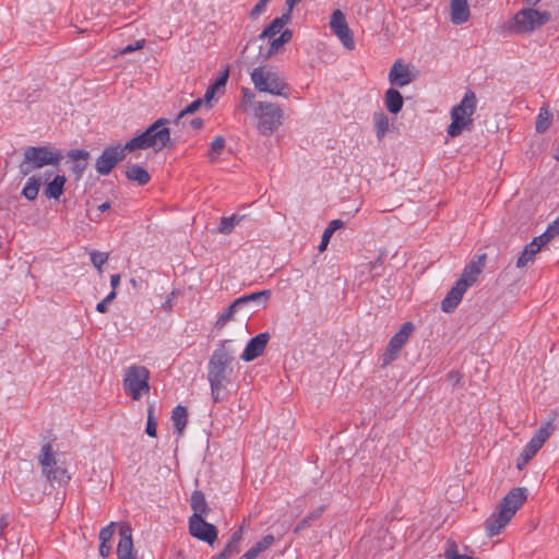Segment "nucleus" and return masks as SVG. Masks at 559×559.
<instances>
[{"instance_id": "1", "label": "nucleus", "mask_w": 559, "mask_h": 559, "mask_svg": "<svg viewBox=\"0 0 559 559\" xmlns=\"http://www.w3.org/2000/svg\"><path fill=\"white\" fill-rule=\"evenodd\" d=\"M229 344V340L221 341L209 359L207 381L214 403L223 400V390L231 383L234 349Z\"/></svg>"}, {"instance_id": "2", "label": "nucleus", "mask_w": 559, "mask_h": 559, "mask_svg": "<svg viewBox=\"0 0 559 559\" xmlns=\"http://www.w3.org/2000/svg\"><path fill=\"white\" fill-rule=\"evenodd\" d=\"M168 123L169 120L166 118L157 119L141 134L128 141L126 148H129V152L146 148H152L154 152L162 151L171 142L170 130L166 127Z\"/></svg>"}, {"instance_id": "3", "label": "nucleus", "mask_w": 559, "mask_h": 559, "mask_svg": "<svg viewBox=\"0 0 559 559\" xmlns=\"http://www.w3.org/2000/svg\"><path fill=\"white\" fill-rule=\"evenodd\" d=\"M477 108L476 94L473 91H467L461 102L453 106L450 111L451 123L448 127V134L451 138H456L464 130L469 131L473 128V115Z\"/></svg>"}, {"instance_id": "4", "label": "nucleus", "mask_w": 559, "mask_h": 559, "mask_svg": "<svg viewBox=\"0 0 559 559\" xmlns=\"http://www.w3.org/2000/svg\"><path fill=\"white\" fill-rule=\"evenodd\" d=\"M251 81L257 91L287 98L290 87L285 79L272 67L260 66L250 73Z\"/></svg>"}, {"instance_id": "5", "label": "nucleus", "mask_w": 559, "mask_h": 559, "mask_svg": "<svg viewBox=\"0 0 559 559\" xmlns=\"http://www.w3.org/2000/svg\"><path fill=\"white\" fill-rule=\"evenodd\" d=\"M62 158V153L50 145L27 146L24 150V158L20 165V171L26 176L33 170L44 166H58Z\"/></svg>"}, {"instance_id": "6", "label": "nucleus", "mask_w": 559, "mask_h": 559, "mask_svg": "<svg viewBox=\"0 0 559 559\" xmlns=\"http://www.w3.org/2000/svg\"><path fill=\"white\" fill-rule=\"evenodd\" d=\"M253 112L258 120V132L263 136H271L283 123L284 112L275 103L258 102Z\"/></svg>"}, {"instance_id": "7", "label": "nucleus", "mask_w": 559, "mask_h": 559, "mask_svg": "<svg viewBox=\"0 0 559 559\" xmlns=\"http://www.w3.org/2000/svg\"><path fill=\"white\" fill-rule=\"evenodd\" d=\"M150 370L140 365H131L124 371L123 390L132 400L139 401L150 391Z\"/></svg>"}, {"instance_id": "8", "label": "nucleus", "mask_w": 559, "mask_h": 559, "mask_svg": "<svg viewBox=\"0 0 559 559\" xmlns=\"http://www.w3.org/2000/svg\"><path fill=\"white\" fill-rule=\"evenodd\" d=\"M551 19L549 11H538L532 8L520 10L512 20L511 28L515 33H531L545 25Z\"/></svg>"}, {"instance_id": "9", "label": "nucleus", "mask_w": 559, "mask_h": 559, "mask_svg": "<svg viewBox=\"0 0 559 559\" xmlns=\"http://www.w3.org/2000/svg\"><path fill=\"white\" fill-rule=\"evenodd\" d=\"M39 463L43 468V474L51 485L55 483L58 485L69 483L70 475L66 468L57 466V461L52 453L51 444L47 443L41 447Z\"/></svg>"}, {"instance_id": "10", "label": "nucleus", "mask_w": 559, "mask_h": 559, "mask_svg": "<svg viewBox=\"0 0 559 559\" xmlns=\"http://www.w3.org/2000/svg\"><path fill=\"white\" fill-rule=\"evenodd\" d=\"M414 324L412 322H404L399 331L390 338L385 352L382 356L381 367L385 368L390 364H392L397 357L406 344L408 337L414 332Z\"/></svg>"}, {"instance_id": "11", "label": "nucleus", "mask_w": 559, "mask_h": 559, "mask_svg": "<svg viewBox=\"0 0 559 559\" xmlns=\"http://www.w3.org/2000/svg\"><path fill=\"white\" fill-rule=\"evenodd\" d=\"M129 148H126V144L107 146L103 153L98 156L95 163V169L98 175L107 176L111 170L126 158Z\"/></svg>"}, {"instance_id": "12", "label": "nucleus", "mask_w": 559, "mask_h": 559, "mask_svg": "<svg viewBox=\"0 0 559 559\" xmlns=\"http://www.w3.org/2000/svg\"><path fill=\"white\" fill-rule=\"evenodd\" d=\"M189 533L197 539L213 545L217 539L218 531L215 525L204 521V518L191 515L189 518Z\"/></svg>"}, {"instance_id": "13", "label": "nucleus", "mask_w": 559, "mask_h": 559, "mask_svg": "<svg viewBox=\"0 0 559 559\" xmlns=\"http://www.w3.org/2000/svg\"><path fill=\"white\" fill-rule=\"evenodd\" d=\"M330 27L346 49L353 50L355 48L353 33L348 27L345 14L341 10H335L332 13Z\"/></svg>"}, {"instance_id": "14", "label": "nucleus", "mask_w": 559, "mask_h": 559, "mask_svg": "<svg viewBox=\"0 0 559 559\" xmlns=\"http://www.w3.org/2000/svg\"><path fill=\"white\" fill-rule=\"evenodd\" d=\"M527 499V489L516 487L511 489L500 501L499 509L506 513L509 519L515 515L516 511L524 504Z\"/></svg>"}, {"instance_id": "15", "label": "nucleus", "mask_w": 559, "mask_h": 559, "mask_svg": "<svg viewBox=\"0 0 559 559\" xmlns=\"http://www.w3.org/2000/svg\"><path fill=\"white\" fill-rule=\"evenodd\" d=\"M269 341L270 334L267 332L259 333L248 342L240 358L247 362L257 359L264 353Z\"/></svg>"}, {"instance_id": "16", "label": "nucleus", "mask_w": 559, "mask_h": 559, "mask_svg": "<svg viewBox=\"0 0 559 559\" xmlns=\"http://www.w3.org/2000/svg\"><path fill=\"white\" fill-rule=\"evenodd\" d=\"M486 253L475 255L469 263L465 265L459 281L465 282L466 286L471 287L477 282L479 274L486 265Z\"/></svg>"}, {"instance_id": "17", "label": "nucleus", "mask_w": 559, "mask_h": 559, "mask_svg": "<svg viewBox=\"0 0 559 559\" xmlns=\"http://www.w3.org/2000/svg\"><path fill=\"white\" fill-rule=\"evenodd\" d=\"M469 287L466 286L465 282L456 281L454 286L445 295L441 301V310L445 313L453 312L463 299L464 294Z\"/></svg>"}, {"instance_id": "18", "label": "nucleus", "mask_w": 559, "mask_h": 559, "mask_svg": "<svg viewBox=\"0 0 559 559\" xmlns=\"http://www.w3.org/2000/svg\"><path fill=\"white\" fill-rule=\"evenodd\" d=\"M245 226L250 228L253 226V219L248 214L234 213L230 216H223L217 226V233L223 235H230L235 227Z\"/></svg>"}, {"instance_id": "19", "label": "nucleus", "mask_w": 559, "mask_h": 559, "mask_svg": "<svg viewBox=\"0 0 559 559\" xmlns=\"http://www.w3.org/2000/svg\"><path fill=\"white\" fill-rule=\"evenodd\" d=\"M414 76L411 73L409 67L401 60H396L390 69L389 82L392 86L404 87L412 83Z\"/></svg>"}, {"instance_id": "20", "label": "nucleus", "mask_w": 559, "mask_h": 559, "mask_svg": "<svg viewBox=\"0 0 559 559\" xmlns=\"http://www.w3.org/2000/svg\"><path fill=\"white\" fill-rule=\"evenodd\" d=\"M119 543L117 547L118 559H136L133 554V542L131 528L122 526L119 532Z\"/></svg>"}, {"instance_id": "21", "label": "nucleus", "mask_w": 559, "mask_h": 559, "mask_svg": "<svg viewBox=\"0 0 559 559\" xmlns=\"http://www.w3.org/2000/svg\"><path fill=\"white\" fill-rule=\"evenodd\" d=\"M51 171H46L44 175H33L31 176L23 189L21 194L28 201L36 200L40 186L46 182V180L51 176Z\"/></svg>"}, {"instance_id": "22", "label": "nucleus", "mask_w": 559, "mask_h": 559, "mask_svg": "<svg viewBox=\"0 0 559 559\" xmlns=\"http://www.w3.org/2000/svg\"><path fill=\"white\" fill-rule=\"evenodd\" d=\"M510 521L511 519L499 509L497 513H492L485 522L487 536L493 537L499 535Z\"/></svg>"}, {"instance_id": "23", "label": "nucleus", "mask_w": 559, "mask_h": 559, "mask_svg": "<svg viewBox=\"0 0 559 559\" xmlns=\"http://www.w3.org/2000/svg\"><path fill=\"white\" fill-rule=\"evenodd\" d=\"M469 8L467 0H451V22L460 25L468 21Z\"/></svg>"}, {"instance_id": "24", "label": "nucleus", "mask_w": 559, "mask_h": 559, "mask_svg": "<svg viewBox=\"0 0 559 559\" xmlns=\"http://www.w3.org/2000/svg\"><path fill=\"white\" fill-rule=\"evenodd\" d=\"M290 22L289 13H283L275 17L259 35L260 39L273 38L276 34L282 33L283 27Z\"/></svg>"}, {"instance_id": "25", "label": "nucleus", "mask_w": 559, "mask_h": 559, "mask_svg": "<svg viewBox=\"0 0 559 559\" xmlns=\"http://www.w3.org/2000/svg\"><path fill=\"white\" fill-rule=\"evenodd\" d=\"M68 156L74 162L72 166L73 174L80 178L87 167L90 153L85 150H71L68 152Z\"/></svg>"}, {"instance_id": "26", "label": "nucleus", "mask_w": 559, "mask_h": 559, "mask_svg": "<svg viewBox=\"0 0 559 559\" xmlns=\"http://www.w3.org/2000/svg\"><path fill=\"white\" fill-rule=\"evenodd\" d=\"M403 96L402 94L394 87L386 90L384 94V105L389 112L396 115L403 108Z\"/></svg>"}, {"instance_id": "27", "label": "nucleus", "mask_w": 559, "mask_h": 559, "mask_svg": "<svg viewBox=\"0 0 559 559\" xmlns=\"http://www.w3.org/2000/svg\"><path fill=\"white\" fill-rule=\"evenodd\" d=\"M126 177L128 180L134 181L140 186H145L151 180V175L148 171L138 164H131L127 166Z\"/></svg>"}, {"instance_id": "28", "label": "nucleus", "mask_w": 559, "mask_h": 559, "mask_svg": "<svg viewBox=\"0 0 559 559\" xmlns=\"http://www.w3.org/2000/svg\"><path fill=\"white\" fill-rule=\"evenodd\" d=\"M271 292L270 290H261L251 293L248 295H243L237 299H235L236 305L242 309L243 307L248 306L251 302H255L258 306L264 307L267 299L270 298Z\"/></svg>"}, {"instance_id": "29", "label": "nucleus", "mask_w": 559, "mask_h": 559, "mask_svg": "<svg viewBox=\"0 0 559 559\" xmlns=\"http://www.w3.org/2000/svg\"><path fill=\"white\" fill-rule=\"evenodd\" d=\"M66 177L61 175L55 176V178L48 182L44 189V194L47 199L58 200L64 191Z\"/></svg>"}, {"instance_id": "30", "label": "nucleus", "mask_w": 559, "mask_h": 559, "mask_svg": "<svg viewBox=\"0 0 559 559\" xmlns=\"http://www.w3.org/2000/svg\"><path fill=\"white\" fill-rule=\"evenodd\" d=\"M191 508L193 510L192 515H198L199 518H205L209 514L210 509L207 507L205 496L201 490H194L192 492Z\"/></svg>"}, {"instance_id": "31", "label": "nucleus", "mask_w": 559, "mask_h": 559, "mask_svg": "<svg viewBox=\"0 0 559 559\" xmlns=\"http://www.w3.org/2000/svg\"><path fill=\"white\" fill-rule=\"evenodd\" d=\"M171 421L178 435H182L188 423L187 408L182 405H177L171 412Z\"/></svg>"}, {"instance_id": "32", "label": "nucleus", "mask_w": 559, "mask_h": 559, "mask_svg": "<svg viewBox=\"0 0 559 559\" xmlns=\"http://www.w3.org/2000/svg\"><path fill=\"white\" fill-rule=\"evenodd\" d=\"M372 120L374 123L377 139L379 141H381L385 136L386 132L389 131V127H390L389 118L386 117V115L384 112L377 111L373 114Z\"/></svg>"}, {"instance_id": "33", "label": "nucleus", "mask_w": 559, "mask_h": 559, "mask_svg": "<svg viewBox=\"0 0 559 559\" xmlns=\"http://www.w3.org/2000/svg\"><path fill=\"white\" fill-rule=\"evenodd\" d=\"M540 250L533 240L527 243L516 260L518 267H524L534 260L535 254Z\"/></svg>"}, {"instance_id": "34", "label": "nucleus", "mask_w": 559, "mask_h": 559, "mask_svg": "<svg viewBox=\"0 0 559 559\" xmlns=\"http://www.w3.org/2000/svg\"><path fill=\"white\" fill-rule=\"evenodd\" d=\"M293 38V31L289 28L284 29L277 38L272 39L265 58H270L273 53L277 52L285 44L289 43Z\"/></svg>"}, {"instance_id": "35", "label": "nucleus", "mask_w": 559, "mask_h": 559, "mask_svg": "<svg viewBox=\"0 0 559 559\" xmlns=\"http://www.w3.org/2000/svg\"><path fill=\"white\" fill-rule=\"evenodd\" d=\"M229 70L226 69L221 75L215 80V82L207 87L205 94H204V100L206 103H210L212 98L214 97L215 93L219 91L221 88H224L226 85V82L228 80Z\"/></svg>"}, {"instance_id": "36", "label": "nucleus", "mask_w": 559, "mask_h": 559, "mask_svg": "<svg viewBox=\"0 0 559 559\" xmlns=\"http://www.w3.org/2000/svg\"><path fill=\"white\" fill-rule=\"evenodd\" d=\"M552 121V114L546 107L539 109V114L536 118L535 129L538 133L547 131Z\"/></svg>"}, {"instance_id": "37", "label": "nucleus", "mask_w": 559, "mask_h": 559, "mask_svg": "<svg viewBox=\"0 0 559 559\" xmlns=\"http://www.w3.org/2000/svg\"><path fill=\"white\" fill-rule=\"evenodd\" d=\"M343 226H344V222L341 221V219H332L329 223V225L324 229L322 238H321V243L319 246V250L320 251H324L326 249V246H328V243L330 241V238L332 237L334 231H336L337 229L342 228Z\"/></svg>"}, {"instance_id": "38", "label": "nucleus", "mask_w": 559, "mask_h": 559, "mask_svg": "<svg viewBox=\"0 0 559 559\" xmlns=\"http://www.w3.org/2000/svg\"><path fill=\"white\" fill-rule=\"evenodd\" d=\"M324 512V506L319 507L313 512L306 515L294 528V533H300L301 531L311 526V524L317 521Z\"/></svg>"}, {"instance_id": "39", "label": "nucleus", "mask_w": 559, "mask_h": 559, "mask_svg": "<svg viewBox=\"0 0 559 559\" xmlns=\"http://www.w3.org/2000/svg\"><path fill=\"white\" fill-rule=\"evenodd\" d=\"M539 450L540 447L530 440L518 460V467L522 468L523 465H526Z\"/></svg>"}, {"instance_id": "40", "label": "nucleus", "mask_w": 559, "mask_h": 559, "mask_svg": "<svg viewBox=\"0 0 559 559\" xmlns=\"http://www.w3.org/2000/svg\"><path fill=\"white\" fill-rule=\"evenodd\" d=\"M240 310V308L236 305V301L234 300L221 314L219 317L217 318L216 322H215V326L217 329H222L223 326H225L227 324V322H229L235 313Z\"/></svg>"}, {"instance_id": "41", "label": "nucleus", "mask_w": 559, "mask_h": 559, "mask_svg": "<svg viewBox=\"0 0 559 559\" xmlns=\"http://www.w3.org/2000/svg\"><path fill=\"white\" fill-rule=\"evenodd\" d=\"M275 542V538L272 534H267L262 537L255 545H253L249 550L253 554L254 558H257L261 552L269 549Z\"/></svg>"}, {"instance_id": "42", "label": "nucleus", "mask_w": 559, "mask_h": 559, "mask_svg": "<svg viewBox=\"0 0 559 559\" xmlns=\"http://www.w3.org/2000/svg\"><path fill=\"white\" fill-rule=\"evenodd\" d=\"M242 536H243V532H242L241 527L233 533L229 542L225 546V549L227 550V552L236 555L240 551V543L242 540Z\"/></svg>"}, {"instance_id": "43", "label": "nucleus", "mask_w": 559, "mask_h": 559, "mask_svg": "<svg viewBox=\"0 0 559 559\" xmlns=\"http://www.w3.org/2000/svg\"><path fill=\"white\" fill-rule=\"evenodd\" d=\"M225 147V139L222 135H217L210 145L209 158L215 160L223 152Z\"/></svg>"}, {"instance_id": "44", "label": "nucleus", "mask_w": 559, "mask_h": 559, "mask_svg": "<svg viewBox=\"0 0 559 559\" xmlns=\"http://www.w3.org/2000/svg\"><path fill=\"white\" fill-rule=\"evenodd\" d=\"M551 431L552 426L550 423H548L545 426H542L531 440L542 448L546 440L550 437Z\"/></svg>"}, {"instance_id": "45", "label": "nucleus", "mask_w": 559, "mask_h": 559, "mask_svg": "<svg viewBox=\"0 0 559 559\" xmlns=\"http://www.w3.org/2000/svg\"><path fill=\"white\" fill-rule=\"evenodd\" d=\"M108 254L99 251H92L91 252V262L93 265L98 269V271H102V266L107 262Z\"/></svg>"}, {"instance_id": "46", "label": "nucleus", "mask_w": 559, "mask_h": 559, "mask_svg": "<svg viewBox=\"0 0 559 559\" xmlns=\"http://www.w3.org/2000/svg\"><path fill=\"white\" fill-rule=\"evenodd\" d=\"M116 292H110L100 302L96 305V310L100 313L107 312L109 304L116 298Z\"/></svg>"}, {"instance_id": "47", "label": "nucleus", "mask_w": 559, "mask_h": 559, "mask_svg": "<svg viewBox=\"0 0 559 559\" xmlns=\"http://www.w3.org/2000/svg\"><path fill=\"white\" fill-rule=\"evenodd\" d=\"M115 525H116V523L111 522L108 525H106L105 527H103L99 532V540L109 543L114 535V532H115Z\"/></svg>"}, {"instance_id": "48", "label": "nucleus", "mask_w": 559, "mask_h": 559, "mask_svg": "<svg viewBox=\"0 0 559 559\" xmlns=\"http://www.w3.org/2000/svg\"><path fill=\"white\" fill-rule=\"evenodd\" d=\"M145 432L150 437H155L156 436V421H155V419L153 417V407L148 408V416H147V424H146Z\"/></svg>"}, {"instance_id": "49", "label": "nucleus", "mask_w": 559, "mask_h": 559, "mask_svg": "<svg viewBox=\"0 0 559 559\" xmlns=\"http://www.w3.org/2000/svg\"><path fill=\"white\" fill-rule=\"evenodd\" d=\"M202 104H203V99L202 98H198V99L193 100L183 110L180 111L178 118H181V117H183L185 115H188V114L195 112L201 107Z\"/></svg>"}, {"instance_id": "50", "label": "nucleus", "mask_w": 559, "mask_h": 559, "mask_svg": "<svg viewBox=\"0 0 559 559\" xmlns=\"http://www.w3.org/2000/svg\"><path fill=\"white\" fill-rule=\"evenodd\" d=\"M555 237L548 233V230L546 229L542 235L535 237L533 239V241L536 243L537 242V246L542 249L545 245H547L551 239H554Z\"/></svg>"}, {"instance_id": "51", "label": "nucleus", "mask_w": 559, "mask_h": 559, "mask_svg": "<svg viewBox=\"0 0 559 559\" xmlns=\"http://www.w3.org/2000/svg\"><path fill=\"white\" fill-rule=\"evenodd\" d=\"M269 0H259L258 3L252 8L250 16L252 19L258 17L266 8Z\"/></svg>"}, {"instance_id": "52", "label": "nucleus", "mask_w": 559, "mask_h": 559, "mask_svg": "<svg viewBox=\"0 0 559 559\" xmlns=\"http://www.w3.org/2000/svg\"><path fill=\"white\" fill-rule=\"evenodd\" d=\"M143 44H144V40H138L135 44H130L128 46H126L122 50H121V53L122 55H128V53H131L135 50H139L143 47Z\"/></svg>"}, {"instance_id": "53", "label": "nucleus", "mask_w": 559, "mask_h": 559, "mask_svg": "<svg viewBox=\"0 0 559 559\" xmlns=\"http://www.w3.org/2000/svg\"><path fill=\"white\" fill-rule=\"evenodd\" d=\"M445 559H474L473 557H468L466 555H460L456 549L453 550H447Z\"/></svg>"}, {"instance_id": "54", "label": "nucleus", "mask_w": 559, "mask_h": 559, "mask_svg": "<svg viewBox=\"0 0 559 559\" xmlns=\"http://www.w3.org/2000/svg\"><path fill=\"white\" fill-rule=\"evenodd\" d=\"M549 234H551L554 237H557L559 236V214H558V217L552 222L550 223L547 228Z\"/></svg>"}, {"instance_id": "55", "label": "nucleus", "mask_w": 559, "mask_h": 559, "mask_svg": "<svg viewBox=\"0 0 559 559\" xmlns=\"http://www.w3.org/2000/svg\"><path fill=\"white\" fill-rule=\"evenodd\" d=\"M111 551V547L108 542L99 540V555L103 558H106L109 556Z\"/></svg>"}, {"instance_id": "56", "label": "nucleus", "mask_w": 559, "mask_h": 559, "mask_svg": "<svg viewBox=\"0 0 559 559\" xmlns=\"http://www.w3.org/2000/svg\"><path fill=\"white\" fill-rule=\"evenodd\" d=\"M120 284V275L119 274H114L110 276V285H111V292H116L117 287L119 286Z\"/></svg>"}, {"instance_id": "57", "label": "nucleus", "mask_w": 559, "mask_h": 559, "mask_svg": "<svg viewBox=\"0 0 559 559\" xmlns=\"http://www.w3.org/2000/svg\"><path fill=\"white\" fill-rule=\"evenodd\" d=\"M301 0H286L285 4L287 7V11L285 13H289V16L292 17V11L294 7Z\"/></svg>"}, {"instance_id": "58", "label": "nucleus", "mask_w": 559, "mask_h": 559, "mask_svg": "<svg viewBox=\"0 0 559 559\" xmlns=\"http://www.w3.org/2000/svg\"><path fill=\"white\" fill-rule=\"evenodd\" d=\"M191 127L193 129H201L203 127V120L201 118H194L191 121Z\"/></svg>"}, {"instance_id": "59", "label": "nucleus", "mask_w": 559, "mask_h": 559, "mask_svg": "<svg viewBox=\"0 0 559 559\" xmlns=\"http://www.w3.org/2000/svg\"><path fill=\"white\" fill-rule=\"evenodd\" d=\"M233 554L227 552V550L224 548V550L217 554L213 559H228Z\"/></svg>"}, {"instance_id": "60", "label": "nucleus", "mask_w": 559, "mask_h": 559, "mask_svg": "<svg viewBox=\"0 0 559 559\" xmlns=\"http://www.w3.org/2000/svg\"><path fill=\"white\" fill-rule=\"evenodd\" d=\"M8 526V521L5 516L0 518V537H2L4 528Z\"/></svg>"}, {"instance_id": "61", "label": "nucleus", "mask_w": 559, "mask_h": 559, "mask_svg": "<svg viewBox=\"0 0 559 559\" xmlns=\"http://www.w3.org/2000/svg\"><path fill=\"white\" fill-rule=\"evenodd\" d=\"M110 209V203L109 202H104L102 203L100 205H98L97 210L100 212V213H104L105 211L109 210Z\"/></svg>"}, {"instance_id": "62", "label": "nucleus", "mask_w": 559, "mask_h": 559, "mask_svg": "<svg viewBox=\"0 0 559 559\" xmlns=\"http://www.w3.org/2000/svg\"><path fill=\"white\" fill-rule=\"evenodd\" d=\"M381 263H382V262H381V260H380V259H378V260H377V261H374V262H370V263H368V264H367V266L369 267V270H370V271H372L373 269H376V266H377V265H381Z\"/></svg>"}, {"instance_id": "63", "label": "nucleus", "mask_w": 559, "mask_h": 559, "mask_svg": "<svg viewBox=\"0 0 559 559\" xmlns=\"http://www.w3.org/2000/svg\"><path fill=\"white\" fill-rule=\"evenodd\" d=\"M238 559H255L253 554L250 552V550H248L247 552H245L241 557H239Z\"/></svg>"}, {"instance_id": "64", "label": "nucleus", "mask_w": 559, "mask_h": 559, "mask_svg": "<svg viewBox=\"0 0 559 559\" xmlns=\"http://www.w3.org/2000/svg\"><path fill=\"white\" fill-rule=\"evenodd\" d=\"M552 157H554L557 162H559V141H558V144H557V146H556V148H555V151H554V155H552Z\"/></svg>"}]
</instances>
